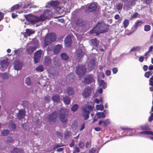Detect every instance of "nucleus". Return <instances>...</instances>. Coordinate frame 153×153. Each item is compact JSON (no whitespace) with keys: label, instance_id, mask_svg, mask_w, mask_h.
<instances>
[{"label":"nucleus","instance_id":"f257e3e1","mask_svg":"<svg viewBox=\"0 0 153 153\" xmlns=\"http://www.w3.org/2000/svg\"><path fill=\"white\" fill-rule=\"evenodd\" d=\"M66 114V110L61 108L59 111V115L57 110H55L49 114L48 120L51 124L55 123L59 116L60 121L64 123H66L68 121V117Z\"/></svg>","mask_w":153,"mask_h":153},{"label":"nucleus","instance_id":"f03ea898","mask_svg":"<svg viewBox=\"0 0 153 153\" xmlns=\"http://www.w3.org/2000/svg\"><path fill=\"white\" fill-rule=\"evenodd\" d=\"M108 28L105 24L102 23H98L94 28L93 30L90 31L91 33H96V35L107 32Z\"/></svg>","mask_w":153,"mask_h":153},{"label":"nucleus","instance_id":"7ed1b4c3","mask_svg":"<svg viewBox=\"0 0 153 153\" xmlns=\"http://www.w3.org/2000/svg\"><path fill=\"white\" fill-rule=\"evenodd\" d=\"M56 39V36L55 34L53 33L48 34L46 35L45 39V45H48L53 42Z\"/></svg>","mask_w":153,"mask_h":153},{"label":"nucleus","instance_id":"20e7f679","mask_svg":"<svg viewBox=\"0 0 153 153\" xmlns=\"http://www.w3.org/2000/svg\"><path fill=\"white\" fill-rule=\"evenodd\" d=\"M93 108L94 107L91 105H88L83 108L82 112L85 120H86L88 119L89 117V112L93 111Z\"/></svg>","mask_w":153,"mask_h":153},{"label":"nucleus","instance_id":"39448f33","mask_svg":"<svg viewBox=\"0 0 153 153\" xmlns=\"http://www.w3.org/2000/svg\"><path fill=\"white\" fill-rule=\"evenodd\" d=\"M86 70L85 66L79 64L77 66L76 73L79 76H81L85 75Z\"/></svg>","mask_w":153,"mask_h":153},{"label":"nucleus","instance_id":"423d86ee","mask_svg":"<svg viewBox=\"0 0 153 153\" xmlns=\"http://www.w3.org/2000/svg\"><path fill=\"white\" fill-rule=\"evenodd\" d=\"M91 88L88 86L85 87L83 90L82 95L84 98H87L90 95L92 91Z\"/></svg>","mask_w":153,"mask_h":153},{"label":"nucleus","instance_id":"0eeeda50","mask_svg":"<svg viewBox=\"0 0 153 153\" xmlns=\"http://www.w3.org/2000/svg\"><path fill=\"white\" fill-rule=\"evenodd\" d=\"M94 81V80L92 75L89 74L87 75L84 78L83 82L86 85H89Z\"/></svg>","mask_w":153,"mask_h":153},{"label":"nucleus","instance_id":"6e6552de","mask_svg":"<svg viewBox=\"0 0 153 153\" xmlns=\"http://www.w3.org/2000/svg\"><path fill=\"white\" fill-rule=\"evenodd\" d=\"M42 53V51L40 50L36 51L33 57L35 63H37L39 62Z\"/></svg>","mask_w":153,"mask_h":153},{"label":"nucleus","instance_id":"1a4fd4ad","mask_svg":"<svg viewBox=\"0 0 153 153\" xmlns=\"http://www.w3.org/2000/svg\"><path fill=\"white\" fill-rule=\"evenodd\" d=\"M97 8V5L96 4L91 3L87 9H85V11L87 13H89L90 12H94L96 10Z\"/></svg>","mask_w":153,"mask_h":153},{"label":"nucleus","instance_id":"9d476101","mask_svg":"<svg viewBox=\"0 0 153 153\" xmlns=\"http://www.w3.org/2000/svg\"><path fill=\"white\" fill-rule=\"evenodd\" d=\"M26 112L24 109H21L20 110L17 114V118L21 120L24 118L25 116Z\"/></svg>","mask_w":153,"mask_h":153},{"label":"nucleus","instance_id":"9b49d317","mask_svg":"<svg viewBox=\"0 0 153 153\" xmlns=\"http://www.w3.org/2000/svg\"><path fill=\"white\" fill-rule=\"evenodd\" d=\"M31 8H32V5L30 4L24 5L22 11L20 13H26L30 12L31 10H30V9ZM19 13H20V12H19Z\"/></svg>","mask_w":153,"mask_h":153},{"label":"nucleus","instance_id":"f8f14e48","mask_svg":"<svg viewBox=\"0 0 153 153\" xmlns=\"http://www.w3.org/2000/svg\"><path fill=\"white\" fill-rule=\"evenodd\" d=\"M39 17L36 16H31L29 19V22L33 25L39 22Z\"/></svg>","mask_w":153,"mask_h":153},{"label":"nucleus","instance_id":"ddd939ff","mask_svg":"<svg viewBox=\"0 0 153 153\" xmlns=\"http://www.w3.org/2000/svg\"><path fill=\"white\" fill-rule=\"evenodd\" d=\"M64 41L65 45L66 46L69 47L71 46L72 44V39L69 35H68L65 37Z\"/></svg>","mask_w":153,"mask_h":153},{"label":"nucleus","instance_id":"4468645a","mask_svg":"<svg viewBox=\"0 0 153 153\" xmlns=\"http://www.w3.org/2000/svg\"><path fill=\"white\" fill-rule=\"evenodd\" d=\"M14 68L17 71L20 70L22 66V63L19 61H16L14 62Z\"/></svg>","mask_w":153,"mask_h":153},{"label":"nucleus","instance_id":"2eb2a0df","mask_svg":"<svg viewBox=\"0 0 153 153\" xmlns=\"http://www.w3.org/2000/svg\"><path fill=\"white\" fill-rule=\"evenodd\" d=\"M76 23L77 26L80 27L82 28L84 27L85 24V22L83 21V19L80 18L77 19L76 20Z\"/></svg>","mask_w":153,"mask_h":153},{"label":"nucleus","instance_id":"dca6fc26","mask_svg":"<svg viewBox=\"0 0 153 153\" xmlns=\"http://www.w3.org/2000/svg\"><path fill=\"white\" fill-rule=\"evenodd\" d=\"M51 58V57L49 56H45L44 58V63L45 65L46 66H49L51 65L52 61Z\"/></svg>","mask_w":153,"mask_h":153},{"label":"nucleus","instance_id":"f3484780","mask_svg":"<svg viewBox=\"0 0 153 153\" xmlns=\"http://www.w3.org/2000/svg\"><path fill=\"white\" fill-rule=\"evenodd\" d=\"M62 47V45L60 44H58L55 46L53 50V53L54 54L56 55L58 54Z\"/></svg>","mask_w":153,"mask_h":153},{"label":"nucleus","instance_id":"a211bd4d","mask_svg":"<svg viewBox=\"0 0 153 153\" xmlns=\"http://www.w3.org/2000/svg\"><path fill=\"white\" fill-rule=\"evenodd\" d=\"M53 63L55 66L59 67L61 66V62L58 57L55 56L53 57Z\"/></svg>","mask_w":153,"mask_h":153},{"label":"nucleus","instance_id":"6ab92c4d","mask_svg":"<svg viewBox=\"0 0 153 153\" xmlns=\"http://www.w3.org/2000/svg\"><path fill=\"white\" fill-rule=\"evenodd\" d=\"M110 123V122L108 119H107L105 120L104 121L101 120H100L99 122L98 125L99 126H100L101 125L102 123H103V126L105 128Z\"/></svg>","mask_w":153,"mask_h":153},{"label":"nucleus","instance_id":"aec40b11","mask_svg":"<svg viewBox=\"0 0 153 153\" xmlns=\"http://www.w3.org/2000/svg\"><path fill=\"white\" fill-rule=\"evenodd\" d=\"M95 61L94 59H92L90 60L89 62L88 66L90 70H92L95 65Z\"/></svg>","mask_w":153,"mask_h":153},{"label":"nucleus","instance_id":"412c9836","mask_svg":"<svg viewBox=\"0 0 153 153\" xmlns=\"http://www.w3.org/2000/svg\"><path fill=\"white\" fill-rule=\"evenodd\" d=\"M63 102L66 105H68L71 102V99L70 97L67 96L65 95L63 97Z\"/></svg>","mask_w":153,"mask_h":153},{"label":"nucleus","instance_id":"4be33fe9","mask_svg":"<svg viewBox=\"0 0 153 153\" xmlns=\"http://www.w3.org/2000/svg\"><path fill=\"white\" fill-rule=\"evenodd\" d=\"M66 94L69 96L73 95L74 94V90L71 87H68L66 89Z\"/></svg>","mask_w":153,"mask_h":153},{"label":"nucleus","instance_id":"5701e85b","mask_svg":"<svg viewBox=\"0 0 153 153\" xmlns=\"http://www.w3.org/2000/svg\"><path fill=\"white\" fill-rule=\"evenodd\" d=\"M143 22L141 20H138L136 22L133 26V28L135 30H136L137 28L139 26H141V25L143 24Z\"/></svg>","mask_w":153,"mask_h":153},{"label":"nucleus","instance_id":"b1692460","mask_svg":"<svg viewBox=\"0 0 153 153\" xmlns=\"http://www.w3.org/2000/svg\"><path fill=\"white\" fill-rule=\"evenodd\" d=\"M90 42L92 46L97 47L99 42L96 38L92 39L90 40Z\"/></svg>","mask_w":153,"mask_h":153},{"label":"nucleus","instance_id":"393cba45","mask_svg":"<svg viewBox=\"0 0 153 153\" xmlns=\"http://www.w3.org/2000/svg\"><path fill=\"white\" fill-rule=\"evenodd\" d=\"M52 100L56 102H59L60 100V96L59 95L56 94L53 95L52 97Z\"/></svg>","mask_w":153,"mask_h":153},{"label":"nucleus","instance_id":"a878e982","mask_svg":"<svg viewBox=\"0 0 153 153\" xmlns=\"http://www.w3.org/2000/svg\"><path fill=\"white\" fill-rule=\"evenodd\" d=\"M149 85L151 86L149 88V90L152 91H153V74L149 79Z\"/></svg>","mask_w":153,"mask_h":153},{"label":"nucleus","instance_id":"bb28decb","mask_svg":"<svg viewBox=\"0 0 153 153\" xmlns=\"http://www.w3.org/2000/svg\"><path fill=\"white\" fill-rule=\"evenodd\" d=\"M59 2L58 1H51L48 4V5H50L53 7H56L59 4Z\"/></svg>","mask_w":153,"mask_h":153},{"label":"nucleus","instance_id":"cd10ccee","mask_svg":"<svg viewBox=\"0 0 153 153\" xmlns=\"http://www.w3.org/2000/svg\"><path fill=\"white\" fill-rule=\"evenodd\" d=\"M123 7V4L120 2L117 3L116 5V9L118 10H121Z\"/></svg>","mask_w":153,"mask_h":153},{"label":"nucleus","instance_id":"c85d7f7f","mask_svg":"<svg viewBox=\"0 0 153 153\" xmlns=\"http://www.w3.org/2000/svg\"><path fill=\"white\" fill-rule=\"evenodd\" d=\"M60 56L62 60L66 61L68 60L69 59L68 56L65 53H62L60 55Z\"/></svg>","mask_w":153,"mask_h":153},{"label":"nucleus","instance_id":"c756f323","mask_svg":"<svg viewBox=\"0 0 153 153\" xmlns=\"http://www.w3.org/2000/svg\"><path fill=\"white\" fill-rule=\"evenodd\" d=\"M78 123L77 120H75L72 124L71 128L73 130H75L78 127Z\"/></svg>","mask_w":153,"mask_h":153},{"label":"nucleus","instance_id":"7c9ffc66","mask_svg":"<svg viewBox=\"0 0 153 153\" xmlns=\"http://www.w3.org/2000/svg\"><path fill=\"white\" fill-rule=\"evenodd\" d=\"M20 8V5L19 4H15L11 8L10 12H13Z\"/></svg>","mask_w":153,"mask_h":153},{"label":"nucleus","instance_id":"2f4dec72","mask_svg":"<svg viewBox=\"0 0 153 153\" xmlns=\"http://www.w3.org/2000/svg\"><path fill=\"white\" fill-rule=\"evenodd\" d=\"M35 31L34 30L30 29H26V33L27 34L28 36L35 33Z\"/></svg>","mask_w":153,"mask_h":153},{"label":"nucleus","instance_id":"473e14b6","mask_svg":"<svg viewBox=\"0 0 153 153\" xmlns=\"http://www.w3.org/2000/svg\"><path fill=\"white\" fill-rule=\"evenodd\" d=\"M36 49V46H30L27 49V51L29 53H32L33 51H35Z\"/></svg>","mask_w":153,"mask_h":153},{"label":"nucleus","instance_id":"72a5a7b5","mask_svg":"<svg viewBox=\"0 0 153 153\" xmlns=\"http://www.w3.org/2000/svg\"><path fill=\"white\" fill-rule=\"evenodd\" d=\"M47 18V17L45 16V14L43 13L41 15L40 17H39V22L44 21Z\"/></svg>","mask_w":153,"mask_h":153},{"label":"nucleus","instance_id":"f704fd0d","mask_svg":"<svg viewBox=\"0 0 153 153\" xmlns=\"http://www.w3.org/2000/svg\"><path fill=\"white\" fill-rule=\"evenodd\" d=\"M99 85L100 86L102 87L103 89L107 87L106 83L103 80L100 81Z\"/></svg>","mask_w":153,"mask_h":153},{"label":"nucleus","instance_id":"c9c22d12","mask_svg":"<svg viewBox=\"0 0 153 153\" xmlns=\"http://www.w3.org/2000/svg\"><path fill=\"white\" fill-rule=\"evenodd\" d=\"M22 105L24 108H27L28 106L29 102L26 101H22Z\"/></svg>","mask_w":153,"mask_h":153},{"label":"nucleus","instance_id":"e433bc0d","mask_svg":"<svg viewBox=\"0 0 153 153\" xmlns=\"http://www.w3.org/2000/svg\"><path fill=\"white\" fill-rule=\"evenodd\" d=\"M140 49V48L138 46L133 47L132 48L130 51V52H131L134 51H139Z\"/></svg>","mask_w":153,"mask_h":153},{"label":"nucleus","instance_id":"4c0bfd02","mask_svg":"<svg viewBox=\"0 0 153 153\" xmlns=\"http://www.w3.org/2000/svg\"><path fill=\"white\" fill-rule=\"evenodd\" d=\"M129 23V20L128 19H125L123 22V24L125 28H126L128 25Z\"/></svg>","mask_w":153,"mask_h":153},{"label":"nucleus","instance_id":"58836bf2","mask_svg":"<svg viewBox=\"0 0 153 153\" xmlns=\"http://www.w3.org/2000/svg\"><path fill=\"white\" fill-rule=\"evenodd\" d=\"M9 133L10 132L8 130L5 129L1 132V134L3 136H7L9 134Z\"/></svg>","mask_w":153,"mask_h":153},{"label":"nucleus","instance_id":"ea45409f","mask_svg":"<svg viewBox=\"0 0 153 153\" xmlns=\"http://www.w3.org/2000/svg\"><path fill=\"white\" fill-rule=\"evenodd\" d=\"M6 142L7 143H13L14 142V139L13 137L11 136H8L7 138Z\"/></svg>","mask_w":153,"mask_h":153},{"label":"nucleus","instance_id":"a19ab883","mask_svg":"<svg viewBox=\"0 0 153 153\" xmlns=\"http://www.w3.org/2000/svg\"><path fill=\"white\" fill-rule=\"evenodd\" d=\"M36 70L38 72H41L43 71H44L43 65H41L37 67L36 68Z\"/></svg>","mask_w":153,"mask_h":153},{"label":"nucleus","instance_id":"79ce46f5","mask_svg":"<svg viewBox=\"0 0 153 153\" xmlns=\"http://www.w3.org/2000/svg\"><path fill=\"white\" fill-rule=\"evenodd\" d=\"M64 137L65 138H69L71 136V131H66L64 134Z\"/></svg>","mask_w":153,"mask_h":153},{"label":"nucleus","instance_id":"37998d69","mask_svg":"<svg viewBox=\"0 0 153 153\" xmlns=\"http://www.w3.org/2000/svg\"><path fill=\"white\" fill-rule=\"evenodd\" d=\"M79 106L77 104H74L71 108V110L74 112L75 111L79 108Z\"/></svg>","mask_w":153,"mask_h":153},{"label":"nucleus","instance_id":"c03bdc74","mask_svg":"<svg viewBox=\"0 0 153 153\" xmlns=\"http://www.w3.org/2000/svg\"><path fill=\"white\" fill-rule=\"evenodd\" d=\"M151 26L148 25H146L144 26V30L146 32L149 31L151 30Z\"/></svg>","mask_w":153,"mask_h":153},{"label":"nucleus","instance_id":"a18cd8bd","mask_svg":"<svg viewBox=\"0 0 153 153\" xmlns=\"http://www.w3.org/2000/svg\"><path fill=\"white\" fill-rule=\"evenodd\" d=\"M25 83L28 86H30L31 84V81L30 77H27L25 80Z\"/></svg>","mask_w":153,"mask_h":153},{"label":"nucleus","instance_id":"49530a36","mask_svg":"<svg viewBox=\"0 0 153 153\" xmlns=\"http://www.w3.org/2000/svg\"><path fill=\"white\" fill-rule=\"evenodd\" d=\"M96 108L97 110H102L104 109V106L103 105H96Z\"/></svg>","mask_w":153,"mask_h":153},{"label":"nucleus","instance_id":"de8ad7c7","mask_svg":"<svg viewBox=\"0 0 153 153\" xmlns=\"http://www.w3.org/2000/svg\"><path fill=\"white\" fill-rule=\"evenodd\" d=\"M153 49V47L152 46H150L149 49V50L148 51L146 52L145 53L144 56H146L149 55V52L152 51Z\"/></svg>","mask_w":153,"mask_h":153},{"label":"nucleus","instance_id":"09e8293b","mask_svg":"<svg viewBox=\"0 0 153 153\" xmlns=\"http://www.w3.org/2000/svg\"><path fill=\"white\" fill-rule=\"evenodd\" d=\"M0 76L2 78L4 79H7L8 77V75L5 73H4L1 74Z\"/></svg>","mask_w":153,"mask_h":153},{"label":"nucleus","instance_id":"8fccbe9b","mask_svg":"<svg viewBox=\"0 0 153 153\" xmlns=\"http://www.w3.org/2000/svg\"><path fill=\"white\" fill-rule=\"evenodd\" d=\"M152 73L151 71H147L145 73L144 76L145 77L147 78H149L150 76L152 75Z\"/></svg>","mask_w":153,"mask_h":153},{"label":"nucleus","instance_id":"3c124183","mask_svg":"<svg viewBox=\"0 0 153 153\" xmlns=\"http://www.w3.org/2000/svg\"><path fill=\"white\" fill-rule=\"evenodd\" d=\"M74 150L73 152V153H78L79 152V149L77 146H74Z\"/></svg>","mask_w":153,"mask_h":153},{"label":"nucleus","instance_id":"603ef678","mask_svg":"<svg viewBox=\"0 0 153 153\" xmlns=\"http://www.w3.org/2000/svg\"><path fill=\"white\" fill-rule=\"evenodd\" d=\"M138 14V13L136 12L134 13L131 16V17L132 19L136 18L137 17Z\"/></svg>","mask_w":153,"mask_h":153},{"label":"nucleus","instance_id":"864d4df0","mask_svg":"<svg viewBox=\"0 0 153 153\" xmlns=\"http://www.w3.org/2000/svg\"><path fill=\"white\" fill-rule=\"evenodd\" d=\"M79 146L80 148L83 149L85 146V144L83 142L80 141L79 143Z\"/></svg>","mask_w":153,"mask_h":153},{"label":"nucleus","instance_id":"5fc2aeb1","mask_svg":"<svg viewBox=\"0 0 153 153\" xmlns=\"http://www.w3.org/2000/svg\"><path fill=\"white\" fill-rule=\"evenodd\" d=\"M141 128L143 130H147L149 129V127L147 126H142Z\"/></svg>","mask_w":153,"mask_h":153},{"label":"nucleus","instance_id":"6e6d98bb","mask_svg":"<svg viewBox=\"0 0 153 153\" xmlns=\"http://www.w3.org/2000/svg\"><path fill=\"white\" fill-rule=\"evenodd\" d=\"M153 120V113L151 114V116L149 117L148 120L149 122H151Z\"/></svg>","mask_w":153,"mask_h":153},{"label":"nucleus","instance_id":"4d7b16f0","mask_svg":"<svg viewBox=\"0 0 153 153\" xmlns=\"http://www.w3.org/2000/svg\"><path fill=\"white\" fill-rule=\"evenodd\" d=\"M57 136L59 137L62 138L63 137V134L62 133L57 132L56 133Z\"/></svg>","mask_w":153,"mask_h":153},{"label":"nucleus","instance_id":"13d9d810","mask_svg":"<svg viewBox=\"0 0 153 153\" xmlns=\"http://www.w3.org/2000/svg\"><path fill=\"white\" fill-rule=\"evenodd\" d=\"M96 151V149L94 148H92L89 151V153H94Z\"/></svg>","mask_w":153,"mask_h":153},{"label":"nucleus","instance_id":"bf43d9fd","mask_svg":"<svg viewBox=\"0 0 153 153\" xmlns=\"http://www.w3.org/2000/svg\"><path fill=\"white\" fill-rule=\"evenodd\" d=\"M113 73L114 74H116L118 71V69L117 68H114L112 69Z\"/></svg>","mask_w":153,"mask_h":153},{"label":"nucleus","instance_id":"052dcab7","mask_svg":"<svg viewBox=\"0 0 153 153\" xmlns=\"http://www.w3.org/2000/svg\"><path fill=\"white\" fill-rule=\"evenodd\" d=\"M105 74L107 76H109L111 75V72L110 70H107L105 71Z\"/></svg>","mask_w":153,"mask_h":153},{"label":"nucleus","instance_id":"680f3d73","mask_svg":"<svg viewBox=\"0 0 153 153\" xmlns=\"http://www.w3.org/2000/svg\"><path fill=\"white\" fill-rule=\"evenodd\" d=\"M4 16V13H3L0 12V21L3 19Z\"/></svg>","mask_w":153,"mask_h":153},{"label":"nucleus","instance_id":"e2e57ef3","mask_svg":"<svg viewBox=\"0 0 153 153\" xmlns=\"http://www.w3.org/2000/svg\"><path fill=\"white\" fill-rule=\"evenodd\" d=\"M144 59V57L143 56H140L139 59V61L140 62H143Z\"/></svg>","mask_w":153,"mask_h":153},{"label":"nucleus","instance_id":"0e129e2a","mask_svg":"<svg viewBox=\"0 0 153 153\" xmlns=\"http://www.w3.org/2000/svg\"><path fill=\"white\" fill-rule=\"evenodd\" d=\"M152 2V0H146L145 2L146 4H151Z\"/></svg>","mask_w":153,"mask_h":153},{"label":"nucleus","instance_id":"69168bd1","mask_svg":"<svg viewBox=\"0 0 153 153\" xmlns=\"http://www.w3.org/2000/svg\"><path fill=\"white\" fill-rule=\"evenodd\" d=\"M74 145V140H73L72 142L69 145V146L71 147H72Z\"/></svg>","mask_w":153,"mask_h":153},{"label":"nucleus","instance_id":"338daca9","mask_svg":"<svg viewBox=\"0 0 153 153\" xmlns=\"http://www.w3.org/2000/svg\"><path fill=\"white\" fill-rule=\"evenodd\" d=\"M14 153H18L19 151L18 150V149L16 148H14L13 149Z\"/></svg>","mask_w":153,"mask_h":153},{"label":"nucleus","instance_id":"774afa93","mask_svg":"<svg viewBox=\"0 0 153 153\" xmlns=\"http://www.w3.org/2000/svg\"><path fill=\"white\" fill-rule=\"evenodd\" d=\"M45 101L46 102H49V101L50 100V98L49 96H46L45 97Z\"/></svg>","mask_w":153,"mask_h":153}]
</instances>
